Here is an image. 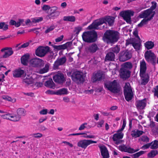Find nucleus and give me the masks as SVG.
Segmentation results:
<instances>
[{
    "instance_id": "obj_42",
    "label": "nucleus",
    "mask_w": 158,
    "mask_h": 158,
    "mask_svg": "<svg viewBox=\"0 0 158 158\" xmlns=\"http://www.w3.org/2000/svg\"><path fill=\"white\" fill-rule=\"evenodd\" d=\"M8 29V25L5 24L4 22L0 23V29H2L3 31H6Z\"/></svg>"
},
{
    "instance_id": "obj_50",
    "label": "nucleus",
    "mask_w": 158,
    "mask_h": 158,
    "mask_svg": "<svg viewBox=\"0 0 158 158\" xmlns=\"http://www.w3.org/2000/svg\"><path fill=\"white\" fill-rule=\"evenodd\" d=\"M138 31L137 28L135 29L134 31L133 32V35L136 38V40L137 41H140V39L138 35Z\"/></svg>"
},
{
    "instance_id": "obj_55",
    "label": "nucleus",
    "mask_w": 158,
    "mask_h": 158,
    "mask_svg": "<svg viewBox=\"0 0 158 158\" xmlns=\"http://www.w3.org/2000/svg\"><path fill=\"white\" fill-rule=\"evenodd\" d=\"M55 28V27L54 25H53L51 26L50 27L47 28V29L45 31V33H48L50 31L53 30Z\"/></svg>"
},
{
    "instance_id": "obj_20",
    "label": "nucleus",
    "mask_w": 158,
    "mask_h": 158,
    "mask_svg": "<svg viewBox=\"0 0 158 158\" xmlns=\"http://www.w3.org/2000/svg\"><path fill=\"white\" fill-rule=\"evenodd\" d=\"M146 100L144 98L142 100H138L135 102V105L138 110L143 109L146 106Z\"/></svg>"
},
{
    "instance_id": "obj_35",
    "label": "nucleus",
    "mask_w": 158,
    "mask_h": 158,
    "mask_svg": "<svg viewBox=\"0 0 158 158\" xmlns=\"http://www.w3.org/2000/svg\"><path fill=\"white\" fill-rule=\"evenodd\" d=\"M119 149L122 152H127L129 153H130L132 152H130L131 150H133L130 147L127 148L126 146H125L124 145H121L119 147Z\"/></svg>"
},
{
    "instance_id": "obj_52",
    "label": "nucleus",
    "mask_w": 158,
    "mask_h": 158,
    "mask_svg": "<svg viewBox=\"0 0 158 158\" xmlns=\"http://www.w3.org/2000/svg\"><path fill=\"white\" fill-rule=\"evenodd\" d=\"M135 40V38H133L131 39H130L126 40V45L127 46L130 44H131L132 45L134 43Z\"/></svg>"
},
{
    "instance_id": "obj_18",
    "label": "nucleus",
    "mask_w": 158,
    "mask_h": 158,
    "mask_svg": "<svg viewBox=\"0 0 158 158\" xmlns=\"http://www.w3.org/2000/svg\"><path fill=\"white\" fill-rule=\"evenodd\" d=\"M130 70H127L122 67L120 70V75L121 78L123 80L128 78L131 76Z\"/></svg>"
},
{
    "instance_id": "obj_1",
    "label": "nucleus",
    "mask_w": 158,
    "mask_h": 158,
    "mask_svg": "<svg viewBox=\"0 0 158 158\" xmlns=\"http://www.w3.org/2000/svg\"><path fill=\"white\" fill-rule=\"evenodd\" d=\"M115 18L112 16H108L104 18H100L95 20L91 24L89 25L87 29L91 30L94 29L96 30H102L106 28L105 26H103L102 27H99V26L104 23L106 22H107L109 26L113 25L114 21Z\"/></svg>"
},
{
    "instance_id": "obj_33",
    "label": "nucleus",
    "mask_w": 158,
    "mask_h": 158,
    "mask_svg": "<svg viewBox=\"0 0 158 158\" xmlns=\"http://www.w3.org/2000/svg\"><path fill=\"white\" fill-rule=\"evenodd\" d=\"M144 46L146 49L149 50L152 49L154 47V42L151 41H148L144 44Z\"/></svg>"
},
{
    "instance_id": "obj_17",
    "label": "nucleus",
    "mask_w": 158,
    "mask_h": 158,
    "mask_svg": "<svg viewBox=\"0 0 158 158\" xmlns=\"http://www.w3.org/2000/svg\"><path fill=\"white\" fill-rule=\"evenodd\" d=\"M53 79L55 82L60 84L63 83L65 81L64 74L61 73L56 74L53 77Z\"/></svg>"
},
{
    "instance_id": "obj_45",
    "label": "nucleus",
    "mask_w": 158,
    "mask_h": 158,
    "mask_svg": "<svg viewBox=\"0 0 158 158\" xmlns=\"http://www.w3.org/2000/svg\"><path fill=\"white\" fill-rule=\"evenodd\" d=\"M152 142L153 143L151 144L150 148L155 149L158 148V140H155Z\"/></svg>"
},
{
    "instance_id": "obj_64",
    "label": "nucleus",
    "mask_w": 158,
    "mask_h": 158,
    "mask_svg": "<svg viewBox=\"0 0 158 158\" xmlns=\"http://www.w3.org/2000/svg\"><path fill=\"white\" fill-rule=\"evenodd\" d=\"M87 123H85L82 124L79 128V130H84L85 128L87 127L85 126L87 125Z\"/></svg>"
},
{
    "instance_id": "obj_26",
    "label": "nucleus",
    "mask_w": 158,
    "mask_h": 158,
    "mask_svg": "<svg viewBox=\"0 0 158 158\" xmlns=\"http://www.w3.org/2000/svg\"><path fill=\"white\" fill-rule=\"evenodd\" d=\"M115 59V55L114 53L109 51L106 54L105 60L106 61H114Z\"/></svg>"
},
{
    "instance_id": "obj_30",
    "label": "nucleus",
    "mask_w": 158,
    "mask_h": 158,
    "mask_svg": "<svg viewBox=\"0 0 158 158\" xmlns=\"http://www.w3.org/2000/svg\"><path fill=\"white\" fill-rule=\"evenodd\" d=\"M142 79L141 84L145 85L147 84L149 80V76L148 73H145L143 76L140 77Z\"/></svg>"
},
{
    "instance_id": "obj_29",
    "label": "nucleus",
    "mask_w": 158,
    "mask_h": 158,
    "mask_svg": "<svg viewBox=\"0 0 158 158\" xmlns=\"http://www.w3.org/2000/svg\"><path fill=\"white\" fill-rule=\"evenodd\" d=\"M143 131H139L138 129H135L131 132V135L133 137L136 138L139 137L142 135Z\"/></svg>"
},
{
    "instance_id": "obj_43",
    "label": "nucleus",
    "mask_w": 158,
    "mask_h": 158,
    "mask_svg": "<svg viewBox=\"0 0 158 158\" xmlns=\"http://www.w3.org/2000/svg\"><path fill=\"white\" fill-rule=\"evenodd\" d=\"M51 46L54 48V49H56L57 50L65 49L64 48V45L63 44L59 45H56L53 44H52Z\"/></svg>"
},
{
    "instance_id": "obj_46",
    "label": "nucleus",
    "mask_w": 158,
    "mask_h": 158,
    "mask_svg": "<svg viewBox=\"0 0 158 158\" xmlns=\"http://www.w3.org/2000/svg\"><path fill=\"white\" fill-rule=\"evenodd\" d=\"M140 41H137L136 40L135 41L133 44L132 46L136 50H139L140 49V44L139 43Z\"/></svg>"
},
{
    "instance_id": "obj_58",
    "label": "nucleus",
    "mask_w": 158,
    "mask_h": 158,
    "mask_svg": "<svg viewBox=\"0 0 158 158\" xmlns=\"http://www.w3.org/2000/svg\"><path fill=\"white\" fill-rule=\"evenodd\" d=\"M153 143V142H152L147 143L146 144H145L143 145L142 147L141 148L143 149H147L150 146L151 147V144Z\"/></svg>"
},
{
    "instance_id": "obj_62",
    "label": "nucleus",
    "mask_w": 158,
    "mask_h": 158,
    "mask_svg": "<svg viewBox=\"0 0 158 158\" xmlns=\"http://www.w3.org/2000/svg\"><path fill=\"white\" fill-rule=\"evenodd\" d=\"M154 91H152V92H154V96H156L158 98V85L156 86V88H154Z\"/></svg>"
},
{
    "instance_id": "obj_8",
    "label": "nucleus",
    "mask_w": 158,
    "mask_h": 158,
    "mask_svg": "<svg viewBox=\"0 0 158 158\" xmlns=\"http://www.w3.org/2000/svg\"><path fill=\"white\" fill-rule=\"evenodd\" d=\"M132 57L131 52L128 50L121 51L119 54V58L120 61L124 62L128 60Z\"/></svg>"
},
{
    "instance_id": "obj_48",
    "label": "nucleus",
    "mask_w": 158,
    "mask_h": 158,
    "mask_svg": "<svg viewBox=\"0 0 158 158\" xmlns=\"http://www.w3.org/2000/svg\"><path fill=\"white\" fill-rule=\"evenodd\" d=\"M9 24L10 25H14L16 27H18L20 26V24L19 23L18 21L16 22L13 20H11L10 21Z\"/></svg>"
},
{
    "instance_id": "obj_7",
    "label": "nucleus",
    "mask_w": 158,
    "mask_h": 158,
    "mask_svg": "<svg viewBox=\"0 0 158 158\" xmlns=\"http://www.w3.org/2000/svg\"><path fill=\"white\" fill-rule=\"evenodd\" d=\"M50 48L49 47L40 46L36 50L35 54L38 56L43 57L48 52H50Z\"/></svg>"
},
{
    "instance_id": "obj_49",
    "label": "nucleus",
    "mask_w": 158,
    "mask_h": 158,
    "mask_svg": "<svg viewBox=\"0 0 158 158\" xmlns=\"http://www.w3.org/2000/svg\"><path fill=\"white\" fill-rule=\"evenodd\" d=\"M42 17H38L34 18L32 19V22L33 23H38L43 20Z\"/></svg>"
},
{
    "instance_id": "obj_14",
    "label": "nucleus",
    "mask_w": 158,
    "mask_h": 158,
    "mask_svg": "<svg viewBox=\"0 0 158 158\" xmlns=\"http://www.w3.org/2000/svg\"><path fill=\"white\" fill-rule=\"evenodd\" d=\"M97 143L96 141L90 139H83L79 141L77 143V145L78 147L85 149L90 144L94 143Z\"/></svg>"
},
{
    "instance_id": "obj_47",
    "label": "nucleus",
    "mask_w": 158,
    "mask_h": 158,
    "mask_svg": "<svg viewBox=\"0 0 158 158\" xmlns=\"http://www.w3.org/2000/svg\"><path fill=\"white\" fill-rule=\"evenodd\" d=\"M120 50V48L118 46H116L115 47L111 48L110 49V51L113 52L114 53L117 54L118 53Z\"/></svg>"
},
{
    "instance_id": "obj_22",
    "label": "nucleus",
    "mask_w": 158,
    "mask_h": 158,
    "mask_svg": "<svg viewBox=\"0 0 158 158\" xmlns=\"http://www.w3.org/2000/svg\"><path fill=\"white\" fill-rule=\"evenodd\" d=\"M154 12H155V11H152V10L148 9L142 12L139 15V16L141 18H146L149 15H151Z\"/></svg>"
},
{
    "instance_id": "obj_13",
    "label": "nucleus",
    "mask_w": 158,
    "mask_h": 158,
    "mask_svg": "<svg viewBox=\"0 0 158 158\" xmlns=\"http://www.w3.org/2000/svg\"><path fill=\"white\" fill-rule=\"evenodd\" d=\"M11 48L6 47L2 48L0 51V59L6 58L11 55L13 52Z\"/></svg>"
},
{
    "instance_id": "obj_39",
    "label": "nucleus",
    "mask_w": 158,
    "mask_h": 158,
    "mask_svg": "<svg viewBox=\"0 0 158 158\" xmlns=\"http://www.w3.org/2000/svg\"><path fill=\"white\" fill-rule=\"evenodd\" d=\"M122 67L127 70H130L132 67V65L131 62H127L124 64Z\"/></svg>"
},
{
    "instance_id": "obj_9",
    "label": "nucleus",
    "mask_w": 158,
    "mask_h": 158,
    "mask_svg": "<svg viewBox=\"0 0 158 158\" xmlns=\"http://www.w3.org/2000/svg\"><path fill=\"white\" fill-rule=\"evenodd\" d=\"M123 93L126 100L129 102L133 97V93L131 88L130 86L125 85L123 90Z\"/></svg>"
},
{
    "instance_id": "obj_60",
    "label": "nucleus",
    "mask_w": 158,
    "mask_h": 158,
    "mask_svg": "<svg viewBox=\"0 0 158 158\" xmlns=\"http://www.w3.org/2000/svg\"><path fill=\"white\" fill-rule=\"evenodd\" d=\"M4 78V75L2 73H0V85H2V82L5 81Z\"/></svg>"
},
{
    "instance_id": "obj_24",
    "label": "nucleus",
    "mask_w": 158,
    "mask_h": 158,
    "mask_svg": "<svg viewBox=\"0 0 158 158\" xmlns=\"http://www.w3.org/2000/svg\"><path fill=\"white\" fill-rule=\"evenodd\" d=\"M147 70L146 64L145 61L143 60L140 63V68L139 75L140 77L143 76V75L146 73Z\"/></svg>"
},
{
    "instance_id": "obj_27",
    "label": "nucleus",
    "mask_w": 158,
    "mask_h": 158,
    "mask_svg": "<svg viewBox=\"0 0 158 158\" xmlns=\"http://www.w3.org/2000/svg\"><path fill=\"white\" fill-rule=\"evenodd\" d=\"M30 58V55L26 53L23 55L21 58V63L24 66H27L28 63V60Z\"/></svg>"
},
{
    "instance_id": "obj_25",
    "label": "nucleus",
    "mask_w": 158,
    "mask_h": 158,
    "mask_svg": "<svg viewBox=\"0 0 158 158\" xmlns=\"http://www.w3.org/2000/svg\"><path fill=\"white\" fill-rule=\"evenodd\" d=\"M101 154L103 158H108L109 157V154L107 148L105 146L100 147Z\"/></svg>"
},
{
    "instance_id": "obj_40",
    "label": "nucleus",
    "mask_w": 158,
    "mask_h": 158,
    "mask_svg": "<svg viewBox=\"0 0 158 158\" xmlns=\"http://www.w3.org/2000/svg\"><path fill=\"white\" fill-rule=\"evenodd\" d=\"M34 81V80L31 77H26L23 80V82L27 85H30L33 83Z\"/></svg>"
},
{
    "instance_id": "obj_28",
    "label": "nucleus",
    "mask_w": 158,
    "mask_h": 158,
    "mask_svg": "<svg viewBox=\"0 0 158 158\" xmlns=\"http://www.w3.org/2000/svg\"><path fill=\"white\" fill-rule=\"evenodd\" d=\"M155 14V12H154L153 14L151 15V16L150 17L147 18V19H143L138 25V27H142L143 25L147 24L149 21H150L153 19V17L154 16V15Z\"/></svg>"
},
{
    "instance_id": "obj_44",
    "label": "nucleus",
    "mask_w": 158,
    "mask_h": 158,
    "mask_svg": "<svg viewBox=\"0 0 158 158\" xmlns=\"http://www.w3.org/2000/svg\"><path fill=\"white\" fill-rule=\"evenodd\" d=\"M145 152L143 151H141L138 152L133 154L131 156L132 158H137L143 154Z\"/></svg>"
},
{
    "instance_id": "obj_56",
    "label": "nucleus",
    "mask_w": 158,
    "mask_h": 158,
    "mask_svg": "<svg viewBox=\"0 0 158 158\" xmlns=\"http://www.w3.org/2000/svg\"><path fill=\"white\" fill-rule=\"evenodd\" d=\"M73 40L71 41L68 42L65 44H63V45L64 46V48L65 49H66L68 47H70L71 46L73 43Z\"/></svg>"
},
{
    "instance_id": "obj_6",
    "label": "nucleus",
    "mask_w": 158,
    "mask_h": 158,
    "mask_svg": "<svg viewBox=\"0 0 158 158\" xmlns=\"http://www.w3.org/2000/svg\"><path fill=\"white\" fill-rule=\"evenodd\" d=\"M144 55L145 58L148 62L151 63L154 66L155 65L156 56L154 52L151 50H147L145 52Z\"/></svg>"
},
{
    "instance_id": "obj_54",
    "label": "nucleus",
    "mask_w": 158,
    "mask_h": 158,
    "mask_svg": "<svg viewBox=\"0 0 158 158\" xmlns=\"http://www.w3.org/2000/svg\"><path fill=\"white\" fill-rule=\"evenodd\" d=\"M29 44V42H26L25 43L23 44L21 46L18 47L17 49H16L17 50H19L21 48H25L28 46Z\"/></svg>"
},
{
    "instance_id": "obj_36",
    "label": "nucleus",
    "mask_w": 158,
    "mask_h": 158,
    "mask_svg": "<svg viewBox=\"0 0 158 158\" xmlns=\"http://www.w3.org/2000/svg\"><path fill=\"white\" fill-rule=\"evenodd\" d=\"M17 113L20 117L25 116L26 114V111L23 108H19L17 110Z\"/></svg>"
},
{
    "instance_id": "obj_32",
    "label": "nucleus",
    "mask_w": 158,
    "mask_h": 158,
    "mask_svg": "<svg viewBox=\"0 0 158 158\" xmlns=\"http://www.w3.org/2000/svg\"><path fill=\"white\" fill-rule=\"evenodd\" d=\"M44 85L46 87L54 89L55 87V84L52 78H50L48 80L46 81L44 83Z\"/></svg>"
},
{
    "instance_id": "obj_59",
    "label": "nucleus",
    "mask_w": 158,
    "mask_h": 158,
    "mask_svg": "<svg viewBox=\"0 0 158 158\" xmlns=\"http://www.w3.org/2000/svg\"><path fill=\"white\" fill-rule=\"evenodd\" d=\"M51 7L50 6L48 5H44L42 7V9L44 11H46L49 9H51Z\"/></svg>"
},
{
    "instance_id": "obj_31",
    "label": "nucleus",
    "mask_w": 158,
    "mask_h": 158,
    "mask_svg": "<svg viewBox=\"0 0 158 158\" xmlns=\"http://www.w3.org/2000/svg\"><path fill=\"white\" fill-rule=\"evenodd\" d=\"M50 65V64L47 62L45 65L44 67L40 69L39 70V73L41 74H43L48 72L49 70V68Z\"/></svg>"
},
{
    "instance_id": "obj_19",
    "label": "nucleus",
    "mask_w": 158,
    "mask_h": 158,
    "mask_svg": "<svg viewBox=\"0 0 158 158\" xmlns=\"http://www.w3.org/2000/svg\"><path fill=\"white\" fill-rule=\"evenodd\" d=\"M13 76L14 77H25L26 75L25 71L19 68L15 70L13 72Z\"/></svg>"
},
{
    "instance_id": "obj_12",
    "label": "nucleus",
    "mask_w": 158,
    "mask_h": 158,
    "mask_svg": "<svg viewBox=\"0 0 158 158\" xmlns=\"http://www.w3.org/2000/svg\"><path fill=\"white\" fill-rule=\"evenodd\" d=\"M30 63L31 66L35 68H41L44 65V61L38 58L31 59Z\"/></svg>"
},
{
    "instance_id": "obj_38",
    "label": "nucleus",
    "mask_w": 158,
    "mask_h": 158,
    "mask_svg": "<svg viewBox=\"0 0 158 158\" xmlns=\"http://www.w3.org/2000/svg\"><path fill=\"white\" fill-rule=\"evenodd\" d=\"M158 154V152L156 150H152L148 154V157L152 158L154 157Z\"/></svg>"
},
{
    "instance_id": "obj_61",
    "label": "nucleus",
    "mask_w": 158,
    "mask_h": 158,
    "mask_svg": "<svg viewBox=\"0 0 158 158\" xmlns=\"http://www.w3.org/2000/svg\"><path fill=\"white\" fill-rule=\"evenodd\" d=\"M141 140L144 142H148L149 141V138L146 136H142L141 138Z\"/></svg>"
},
{
    "instance_id": "obj_2",
    "label": "nucleus",
    "mask_w": 158,
    "mask_h": 158,
    "mask_svg": "<svg viewBox=\"0 0 158 158\" xmlns=\"http://www.w3.org/2000/svg\"><path fill=\"white\" fill-rule=\"evenodd\" d=\"M118 32L111 30H106L104 33L102 39L108 44H114L119 39Z\"/></svg>"
},
{
    "instance_id": "obj_4",
    "label": "nucleus",
    "mask_w": 158,
    "mask_h": 158,
    "mask_svg": "<svg viewBox=\"0 0 158 158\" xmlns=\"http://www.w3.org/2000/svg\"><path fill=\"white\" fill-rule=\"evenodd\" d=\"M104 87L111 92L117 94L119 93L120 89L118 87V84L116 80H114L112 81H107L104 82Z\"/></svg>"
},
{
    "instance_id": "obj_23",
    "label": "nucleus",
    "mask_w": 158,
    "mask_h": 158,
    "mask_svg": "<svg viewBox=\"0 0 158 158\" xmlns=\"http://www.w3.org/2000/svg\"><path fill=\"white\" fill-rule=\"evenodd\" d=\"M102 74L99 72H97L94 74L91 78V81L93 83L102 80Z\"/></svg>"
},
{
    "instance_id": "obj_41",
    "label": "nucleus",
    "mask_w": 158,
    "mask_h": 158,
    "mask_svg": "<svg viewBox=\"0 0 158 158\" xmlns=\"http://www.w3.org/2000/svg\"><path fill=\"white\" fill-rule=\"evenodd\" d=\"M21 118V117H20L18 114H12L11 118V119H10V120L14 122H17L19 121Z\"/></svg>"
},
{
    "instance_id": "obj_21",
    "label": "nucleus",
    "mask_w": 158,
    "mask_h": 158,
    "mask_svg": "<svg viewBox=\"0 0 158 158\" xmlns=\"http://www.w3.org/2000/svg\"><path fill=\"white\" fill-rule=\"evenodd\" d=\"M99 49V48L97 45L95 43H93L90 45L89 47L86 48V50L87 53H89L91 54L94 53Z\"/></svg>"
},
{
    "instance_id": "obj_5",
    "label": "nucleus",
    "mask_w": 158,
    "mask_h": 158,
    "mask_svg": "<svg viewBox=\"0 0 158 158\" xmlns=\"http://www.w3.org/2000/svg\"><path fill=\"white\" fill-rule=\"evenodd\" d=\"M72 79L78 84L83 83L85 81V76L83 72L78 71L73 72L72 73Z\"/></svg>"
},
{
    "instance_id": "obj_57",
    "label": "nucleus",
    "mask_w": 158,
    "mask_h": 158,
    "mask_svg": "<svg viewBox=\"0 0 158 158\" xmlns=\"http://www.w3.org/2000/svg\"><path fill=\"white\" fill-rule=\"evenodd\" d=\"M31 135L33 136L35 138H40L42 136V134L41 133H37L32 134Z\"/></svg>"
},
{
    "instance_id": "obj_3",
    "label": "nucleus",
    "mask_w": 158,
    "mask_h": 158,
    "mask_svg": "<svg viewBox=\"0 0 158 158\" xmlns=\"http://www.w3.org/2000/svg\"><path fill=\"white\" fill-rule=\"evenodd\" d=\"M82 37L84 41L90 43L94 42L97 40L98 35L97 32L93 30L84 32Z\"/></svg>"
},
{
    "instance_id": "obj_10",
    "label": "nucleus",
    "mask_w": 158,
    "mask_h": 158,
    "mask_svg": "<svg viewBox=\"0 0 158 158\" xmlns=\"http://www.w3.org/2000/svg\"><path fill=\"white\" fill-rule=\"evenodd\" d=\"M134 12L133 11L127 10L121 11L119 15L126 22L130 23L131 22V17L134 15Z\"/></svg>"
},
{
    "instance_id": "obj_37",
    "label": "nucleus",
    "mask_w": 158,
    "mask_h": 158,
    "mask_svg": "<svg viewBox=\"0 0 158 158\" xmlns=\"http://www.w3.org/2000/svg\"><path fill=\"white\" fill-rule=\"evenodd\" d=\"M63 20L66 21L74 22L75 21V18L73 16H65L63 17Z\"/></svg>"
},
{
    "instance_id": "obj_53",
    "label": "nucleus",
    "mask_w": 158,
    "mask_h": 158,
    "mask_svg": "<svg viewBox=\"0 0 158 158\" xmlns=\"http://www.w3.org/2000/svg\"><path fill=\"white\" fill-rule=\"evenodd\" d=\"M82 30V28L81 27L79 26L75 27L74 32H76V34L78 35L80 32Z\"/></svg>"
},
{
    "instance_id": "obj_11",
    "label": "nucleus",
    "mask_w": 158,
    "mask_h": 158,
    "mask_svg": "<svg viewBox=\"0 0 158 158\" xmlns=\"http://www.w3.org/2000/svg\"><path fill=\"white\" fill-rule=\"evenodd\" d=\"M57 7L56 6L51 7L50 10V13L46 16V19L47 20L54 19L56 18L59 16L60 12L59 11H57Z\"/></svg>"
},
{
    "instance_id": "obj_15",
    "label": "nucleus",
    "mask_w": 158,
    "mask_h": 158,
    "mask_svg": "<svg viewBox=\"0 0 158 158\" xmlns=\"http://www.w3.org/2000/svg\"><path fill=\"white\" fill-rule=\"evenodd\" d=\"M66 60V58L65 56H64L60 58H57L55 61L53 65V69L55 70L58 69L59 66L63 65L65 63Z\"/></svg>"
},
{
    "instance_id": "obj_51",
    "label": "nucleus",
    "mask_w": 158,
    "mask_h": 158,
    "mask_svg": "<svg viewBox=\"0 0 158 158\" xmlns=\"http://www.w3.org/2000/svg\"><path fill=\"white\" fill-rule=\"evenodd\" d=\"M11 116H12V114L7 113L6 114L1 115L2 117L3 118L9 119V120L11 119Z\"/></svg>"
},
{
    "instance_id": "obj_16",
    "label": "nucleus",
    "mask_w": 158,
    "mask_h": 158,
    "mask_svg": "<svg viewBox=\"0 0 158 158\" xmlns=\"http://www.w3.org/2000/svg\"><path fill=\"white\" fill-rule=\"evenodd\" d=\"M123 133L121 132L117 133L113 135L112 139L113 141L115 142V144L118 145L122 143L123 140L120 139L123 138Z\"/></svg>"
},
{
    "instance_id": "obj_34",
    "label": "nucleus",
    "mask_w": 158,
    "mask_h": 158,
    "mask_svg": "<svg viewBox=\"0 0 158 158\" xmlns=\"http://www.w3.org/2000/svg\"><path fill=\"white\" fill-rule=\"evenodd\" d=\"M68 94V89L64 88H61L56 91V95H58L67 94Z\"/></svg>"
},
{
    "instance_id": "obj_63",
    "label": "nucleus",
    "mask_w": 158,
    "mask_h": 158,
    "mask_svg": "<svg viewBox=\"0 0 158 158\" xmlns=\"http://www.w3.org/2000/svg\"><path fill=\"white\" fill-rule=\"evenodd\" d=\"M2 98L4 100H6L9 101H11L12 100V98L10 97L5 95L2 96Z\"/></svg>"
}]
</instances>
